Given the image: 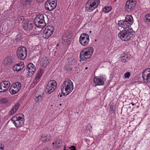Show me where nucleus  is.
<instances>
[{
    "mask_svg": "<svg viewBox=\"0 0 150 150\" xmlns=\"http://www.w3.org/2000/svg\"><path fill=\"white\" fill-rule=\"evenodd\" d=\"M110 110L111 111H113L114 110V109H113V106H111L110 107Z\"/></svg>",
    "mask_w": 150,
    "mask_h": 150,
    "instance_id": "4c0bfd02",
    "label": "nucleus"
},
{
    "mask_svg": "<svg viewBox=\"0 0 150 150\" xmlns=\"http://www.w3.org/2000/svg\"><path fill=\"white\" fill-rule=\"evenodd\" d=\"M43 73V69H39L35 77V79L37 80L39 79L42 76Z\"/></svg>",
    "mask_w": 150,
    "mask_h": 150,
    "instance_id": "b1692460",
    "label": "nucleus"
},
{
    "mask_svg": "<svg viewBox=\"0 0 150 150\" xmlns=\"http://www.w3.org/2000/svg\"><path fill=\"white\" fill-rule=\"evenodd\" d=\"M100 4V0H88L86 4V10L88 12H92L97 8Z\"/></svg>",
    "mask_w": 150,
    "mask_h": 150,
    "instance_id": "39448f33",
    "label": "nucleus"
},
{
    "mask_svg": "<svg viewBox=\"0 0 150 150\" xmlns=\"http://www.w3.org/2000/svg\"><path fill=\"white\" fill-rule=\"evenodd\" d=\"M11 120L13 122V124L17 128L21 127L24 124V117L18 116L14 117L11 119Z\"/></svg>",
    "mask_w": 150,
    "mask_h": 150,
    "instance_id": "6e6552de",
    "label": "nucleus"
},
{
    "mask_svg": "<svg viewBox=\"0 0 150 150\" xmlns=\"http://www.w3.org/2000/svg\"><path fill=\"white\" fill-rule=\"evenodd\" d=\"M73 89V83L68 79H66L61 86V92L65 96L70 93Z\"/></svg>",
    "mask_w": 150,
    "mask_h": 150,
    "instance_id": "f257e3e1",
    "label": "nucleus"
},
{
    "mask_svg": "<svg viewBox=\"0 0 150 150\" xmlns=\"http://www.w3.org/2000/svg\"><path fill=\"white\" fill-rule=\"evenodd\" d=\"M88 69V67H86L85 68V69Z\"/></svg>",
    "mask_w": 150,
    "mask_h": 150,
    "instance_id": "79ce46f5",
    "label": "nucleus"
},
{
    "mask_svg": "<svg viewBox=\"0 0 150 150\" xmlns=\"http://www.w3.org/2000/svg\"><path fill=\"white\" fill-rule=\"evenodd\" d=\"M147 15V16L148 17V18H150V15H148V14Z\"/></svg>",
    "mask_w": 150,
    "mask_h": 150,
    "instance_id": "a19ab883",
    "label": "nucleus"
},
{
    "mask_svg": "<svg viewBox=\"0 0 150 150\" xmlns=\"http://www.w3.org/2000/svg\"><path fill=\"white\" fill-rule=\"evenodd\" d=\"M57 84L55 81L52 80L48 83L46 86L45 91L47 94L51 93L56 88Z\"/></svg>",
    "mask_w": 150,
    "mask_h": 150,
    "instance_id": "0eeeda50",
    "label": "nucleus"
},
{
    "mask_svg": "<svg viewBox=\"0 0 150 150\" xmlns=\"http://www.w3.org/2000/svg\"><path fill=\"white\" fill-rule=\"evenodd\" d=\"M130 75V73L129 72H127L125 73L124 77L125 78H129Z\"/></svg>",
    "mask_w": 150,
    "mask_h": 150,
    "instance_id": "473e14b6",
    "label": "nucleus"
},
{
    "mask_svg": "<svg viewBox=\"0 0 150 150\" xmlns=\"http://www.w3.org/2000/svg\"><path fill=\"white\" fill-rule=\"evenodd\" d=\"M27 50L25 47L21 46L18 48L17 55L18 58L21 60H24L27 56Z\"/></svg>",
    "mask_w": 150,
    "mask_h": 150,
    "instance_id": "423d86ee",
    "label": "nucleus"
},
{
    "mask_svg": "<svg viewBox=\"0 0 150 150\" xmlns=\"http://www.w3.org/2000/svg\"><path fill=\"white\" fill-rule=\"evenodd\" d=\"M105 80V79L103 76H100L99 77H95L94 79V82L96 85H103L104 81Z\"/></svg>",
    "mask_w": 150,
    "mask_h": 150,
    "instance_id": "dca6fc26",
    "label": "nucleus"
},
{
    "mask_svg": "<svg viewBox=\"0 0 150 150\" xmlns=\"http://www.w3.org/2000/svg\"><path fill=\"white\" fill-rule=\"evenodd\" d=\"M21 115H22L23 116V114H21Z\"/></svg>",
    "mask_w": 150,
    "mask_h": 150,
    "instance_id": "49530a36",
    "label": "nucleus"
},
{
    "mask_svg": "<svg viewBox=\"0 0 150 150\" xmlns=\"http://www.w3.org/2000/svg\"><path fill=\"white\" fill-rule=\"evenodd\" d=\"M89 37L88 35L85 33H82L79 38V42L83 46H87L89 43Z\"/></svg>",
    "mask_w": 150,
    "mask_h": 150,
    "instance_id": "1a4fd4ad",
    "label": "nucleus"
},
{
    "mask_svg": "<svg viewBox=\"0 0 150 150\" xmlns=\"http://www.w3.org/2000/svg\"><path fill=\"white\" fill-rule=\"evenodd\" d=\"M10 86V83L8 81H4L0 83V92L6 91Z\"/></svg>",
    "mask_w": 150,
    "mask_h": 150,
    "instance_id": "ddd939ff",
    "label": "nucleus"
},
{
    "mask_svg": "<svg viewBox=\"0 0 150 150\" xmlns=\"http://www.w3.org/2000/svg\"><path fill=\"white\" fill-rule=\"evenodd\" d=\"M8 101V100L6 98H2L0 100V103L3 104H6Z\"/></svg>",
    "mask_w": 150,
    "mask_h": 150,
    "instance_id": "7c9ffc66",
    "label": "nucleus"
},
{
    "mask_svg": "<svg viewBox=\"0 0 150 150\" xmlns=\"http://www.w3.org/2000/svg\"><path fill=\"white\" fill-rule=\"evenodd\" d=\"M130 104H131L132 106L134 105L135 104L133 103H131Z\"/></svg>",
    "mask_w": 150,
    "mask_h": 150,
    "instance_id": "ea45409f",
    "label": "nucleus"
},
{
    "mask_svg": "<svg viewBox=\"0 0 150 150\" xmlns=\"http://www.w3.org/2000/svg\"><path fill=\"white\" fill-rule=\"evenodd\" d=\"M57 2L56 0H47L45 4V7L47 10L51 11L56 8Z\"/></svg>",
    "mask_w": 150,
    "mask_h": 150,
    "instance_id": "9d476101",
    "label": "nucleus"
},
{
    "mask_svg": "<svg viewBox=\"0 0 150 150\" xmlns=\"http://www.w3.org/2000/svg\"><path fill=\"white\" fill-rule=\"evenodd\" d=\"M69 149H70V150H76L75 147L74 146L70 147Z\"/></svg>",
    "mask_w": 150,
    "mask_h": 150,
    "instance_id": "e433bc0d",
    "label": "nucleus"
},
{
    "mask_svg": "<svg viewBox=\"0 0 150 150\" xmlns=\"http://www.w3.org/2000/svg\"><path fill=\"white\" fill-rule=\"evenodd\" d=\"M135 5V2L133 0H128L125 4V10L128 12L134 9Z\"/></svg>",
    "mask_w": 150,
    "mask_h": 150,
    "instance_id": "4468645a",
    "label": "nucleus"
},
{
    "mask_svg": "<svg viewBox=\"0 0 150 150\" xmlns=\"http://www.w3.org/2000/svg\"><path fill=\"white\" fill-rule=\"evenodd\" d=\"M64 150H65V149H64Z\"/></svg>",
    "mask_w": 150,
    "mask_h": 150,
    "instance_id": "09e8293b",
    "label": "nucleus"
},
{
    "mask_svg": "<svg viewBox=\"0 0 150 150\" xmlns=\"http://www.w3.org/2000/svg\"><path fill=\"white\" fill-rule=\"evenodd\" d=\"M35 100L36 102H39L42 99V97L40 95L38 96H35Z\"/></svg>",
    "mask_w": 150,
    "mask_h": 150,
    "instance_id": "c85d7f7f",
    "label": "nucleus"
},
{
    "mask_svg": "<svg viewBox=\"0 0 150 150\" xmlns=\"http://www.w3.org/2000/svg\"><path fill=\"white\" fill-rule=\"evenodd\" d=\"M112 8L111 6L105 7L103 9V11L106 13L110 12Z\"/></svg>",
    "mask_w": 150,
    "mask_h": 150,
    "instance_id": "cd10ccee",
    "label": "nucleus"
},
{
    "mask_svg": "<svg viewBox=\"0 0 150 150\" xmlns=\"http://www.w3.org/2000/svg\"><path fill=\"white\" fill-rule=\"evenodd\" d=\"M54 144V143H52V144Z\"/></svg>",
    "mask_w": 150,
    "mask_h": 150,
    "instance_id": "a18cd8bd",
    "label": "nucleus"
},
{
    "mask_svg": "<svg viewBox=\"0 0 150 150\" xmlns=\"http://www.w3.org/2000/svg\"><path fill=\"white\" fill-rule=\"evenodd\" d=\"M54 30V28L53 26H47L43 31V38L45 39H48L52 35Z\"/></svg>",
    "mask_w": 150,
    "mask_h": 150,
    "instance_id": "9b49d317",
    "label": "nucleus"
},
{
    "mask_svg": "<svg viewBox=\"0 0 150 150\" xmlns=\"http://www.w3.org/2000/svg\"><path fill=\"white\" fill-rule=\"evenodd\" d=\"M59 105H60V106H61V105H62V104H61V103H60V104H59Z\"/></svg>",
    "mask_w": 150,
    "mask_h": 150,
    "instance_id": "37998d69",
    "label": "nucleus"
},
{
    "mask_svg": "<svg viewBox=\"0 0 150 150\" xmlns=\"http://www.w3.org/2000/svg\"><path fill=\"white\" fill-rule=\"evenodd\" d=\"M41 140L44 142H48L49 141V139L48 138L47 136H42L41 137Z\"/></svg>",
    "mask_w": 150,
    "mask_h": 150,
    "instance_id": "c756f323",
    "label": "nucleus"
},
{
    "mask_svg": "<svg viewBox=\"0 0 150 150\" xmlns=\"http://www.w3.org/2000/svg\"><path fill=\"white\" fill-rule=\"evenodd\" d=\"M35 25L37 26L40 28H44L46 25V23L45 22V21H39L38 22V24H37L36 22L35 21H34Z\"/></svg>",
    "mask_w": 150,
    "mask_h": 150,
    "instance_id": "4be33fe9",
    "label": "nucleus"
},
{
    "mask_svg": "<svg viewBox=\"0 0 150 150\" xmlns=\"http://www.w3.org/2000/svg\"><path fill=\"white\" fill-rule=\"evenodd\" d=\"M18 21L20 22H22L24 20V18L23 16H18Z\"/></svg>",
    "mask_w": 150,
    "mask_h": 150,
    "instance_id": "2f4dec72",
    "label": "nucleus"
},
{
    "mask_svg": "<svg viewBox=\"0 0 150 150\" xmlns=\"http://www.w3.org/2000/svg\"><path fill=\"white\" fill-rule=\"evenodd\" d=\"M24 67V62H21L16 64L13 66L12 67L13 70L14 71H19L23 69Z\"/></svg>",
    "mask_w": 150,
    "mask_h": 150,
    "instance_id": "f3484780",
    "label": "nucleus"
},
{
    "mask_svg": "<svg viewBox=\"0 0 150 150\" xmlns=\"http://www.w3.org/2000/svg\"><path fill=\"white\" fill-rule=\"evenodd\" d=\"M21 38V35H16L15 40L17 42Z\"/></svg>",
    "mask_w": 150,
    "mask_h": 150,
    "instance_id": "72a5a7b5",
    "label": "nucleus"
},
{
    "mask_svg": "<svg viewBox=\"0 0 150 150\" xmlns=\"http://www.w3.org/2000/svg\"><path fill=\"white\" fill-rule=\"evenodd\" d=\"M44 21V16L43 14H38L36 18L34 19V21L36 22V24H38L39 21Z\"/></svg>",
    "mask_w": 150,
    "mask_h": 150,
    "instance_id": "5701e85b",
    "label": "nucleus"
},
{
    "mask_svg": "<svg viewBox=\"0 0 150 150\" xmlns=\"http://www.w3.org/2000/svg\"><path fill=\"white\" fill-rule=\"evenodd\" d=\"M21 3L23 6L30 5L31 3L32 0H21Z\"/></svg>",
    "mask_w": 150,
    "mask_h": 150,
    "instance_id": "393cba45",
    "label": "nucleus"
},
{
    "mask_svg": "<svg viewBox=\"0 0 150 150\" xmlns=\"http://www.w3.org/2000/svg\"><path fill=\"white\" fill-rule=\"evenodd\" d=\"M49 62L48 58L46 56H44L41 59V64L43 67H46L47 65L48 64Z\"/></svg>",
    "mask_w": 150,
    "mask_h": 150,
    "instance_id": "412c9836",
    "label": "nucleus"
},
{
    "mask_svg": "<svg viewBox=\"0 0 150 150\" xmlns=\"http://www.w3.org/2000/svg\"><path fill=\"white\" fill-rule=\"evenodd\" d=\"M133 19L132 16L130 15H127L126 16L124 20L120 21L117 23L120 27L123 28L124 30L129 28L133 23Z\"/></svg>",
    "mask_w": 150,
    "mask_h": 150,
    "instance_id": "7ed1b4c3",
    "label": "nucleus"
},
{
    "mask_svg": "<svg viewBox=\"0 0 150 150\" xmlns=\"http://www.w3.org/2000/svg\"><path fill=\"white\" fill-rule=\"evenodd\" d=\"M145 22H150V18L147 16V15H146L145 16Z\"/></svg>",
    "mask_w": 150,
    "mask_h": 150,
    "instance_id": "f704fd0d",
    "label": "nucleus"
},
{
    "mask_svg": "<svg viewBox=\"0 0 150 150\" xmlns=\"http://www.w3.org/2000/svg\"><path fill=\"white\" fill-rule=\"evenodd\" d=\"M4 147V145L2 144H0V150H3Z\"/></svg>",
    "mask_w": 150,
    "mask_h": 150,
    "instance_id": "c9c22d12",
    "label": "nucleus"
},
{
    "mask_svg": "<svg viewBox=\"0 0 150 150\" xmlns=\"http://www.w3.org/2000/svg\"><path fill=\"white\" fill-rule=\"evenodd\" d=\"M14 59L11 56L5 58L3 61V64L4 66H9L13 62Z\"/></svg>",
    "mask_w": 150,
    "mask_h": 150,
    "instance_id": "2eb2a0df",
    "label": "nucleus"
},
{
    "mask_svg": "<svg viewBox=\"0 0 150 150\" xmlns=\"http://www.w3.org/2000/svg\"><path fill=\"white\" fill-rule=\"evenodd\" d=\"M38 2H42L44 1V0H36Z\"/></svg>",
    "mask_w": 150,
    "mask_h": 150,
    "instance_id": "58836bf2",
    "label": "nucleus"
},
{
    "mask_svg": "<svg viewBox=\"0 0 150 150\" xmlns=\"http://www.w3.org/2000/svg\"><path fill=\"white\" fill-rule=\"evenodd\" d=\"M91 31H89V33H91Z\"/></svg>",
    "mask_w": 150,
    "mask_h": 150,
    "instance_id": "c03bdc74",
    "label": "nucleus"
},
{
    "mask_svg": "<svg viewBox=\"0 0 150 150\" xmlns=\"http://www.w3.org/2000/svg\"><path fill=\"white\" fill-rule=\"evenodd\" d=\"M20 106V104L17 103L13 106L12 108L9 112V114L10 115H12L14 114L16 111L18 110Z\"/></svg>",
    "mask_w": 150,
    "mask_h": 150,
    "instance_id": "aec40b11",
    "label": "nucleus"
},
{
    "mask_svg": "<svg viewBox=\"0 0 150 150\" xmlns=\"http://www.w3.org/2000/svg\"><path fill=\"white\" fill-rule=\"evenodd\" d=\"M13 88L10 89V91L11 93L12 94H15L17 93L20 90L18 89V88H16L15 87H13Z\"/></svg>",
    "mask_w": 150,
    "mask_h": 150,
    "instance_id": "a878e982",
    "label": "nucleus"
},
{
    "mask_svg": "<svg viewBox=\"0 0 150 150\" xmlns=\"http://www.w3.org/2000/svg\"><path fill=\"white\" fill-rule=\"evenodd\" d=\"M142 76L144 81L146 83L150 82V68L145 69L142 74Z\"/></svg>",
    "mask_w": 150,
    "mask_h": 150,
    "instance_id": "f8f14e48",
    "label": "nucleus"
},
{
    "mask_svg": "<svg viewBox=\"0 0 150 150\" xmlns=\"http://www.w3.org/2000/svg\"><path fill=\"white\" fill-rule=\"evenodd\" d=\"M93 48L92 47H88L81 51L80 53V57L82 61H86L89 58L92 54Z\"/></svg>",
    "mask_w": 150,
    "mask_h": 150,
    "instance_id": "20e7f679",
    "label": "nucleus"
},
{
    "mask_svg": "<svg viewBox=\"0 0 150 150\" xmlns=\"http://www.w3.org/2000/svg\"><path fill=\"white\" fill-rule=\"evenodd\" d=\"M134 32L131 29H124L120 31L118 34V36L122 40L125 41L129 40L134 35Z\"/></svg>",
    "mask_w": 150,
    "mask_h": 150,
    "instance_id": "f03ea898",
    "label": "nucleus"
},
{
    "mask_svg": "<svg viewBox=\"0 0 150 150\" xmlns=\"http://www.w3.org/2000/svg\"><path fill=\"white\" fill-rule=\"evenodd\" d=\"M35 69L36 67L32 63H30L28 64L26 70L28 71L29 74L31 73L30 75L33 74L35 71Z\"/></svg>",
    "mask_w": 150,
    "mask_h": 150,
    "instance_id": "a211bd4d",
    "label": "nucleus"
},
{
    "mask_svg": "<svg viewBox=\"0 0 150 150\" xmlns=\"http://www.w3.org/2000/svg\"><path fill=\"white\" fill-rule=\"evenodd\" d=\"M35 24L33 23H28V22L25 23L23 25V28L25 30H32L33 29Z\"/></svg>",
    "mask_w": 150,
    "mask_h": 150,
    "instance_id": "6ab92c4d",
    "label": "nucleus"
},
{
    "mask_svg": "<svg viewBox=\"0 0 150 150\" xmlns=\"http://www.w3.org/2000/svg\"><path fill=\"white\" fill-rule=\"evenodd\" d=\"M12 87H15L18 88L20 90L21 87V85L20 83L17 82L13 83L12 86Z\"/></svg>",
    "mask_w": 150,
    "mask_h": 150,
    "instance_id": "bb28decb",
    "label": "nucleus"
},
{
    "mask_svg": "<svg viewBox=\"0 0 150 150\" xmlns=\"http://www.w3.org/2000/svg\"><path fill=\"white\" fill-rule=\"evenodd\" d=\"M71 70V68H70V71Z\"/></svg>",
    "mask_w": 150,
    "mask_h": 150,
    "instance_id": "de8ad7c7",
    "label": "nucleus"
}]
</instances>
